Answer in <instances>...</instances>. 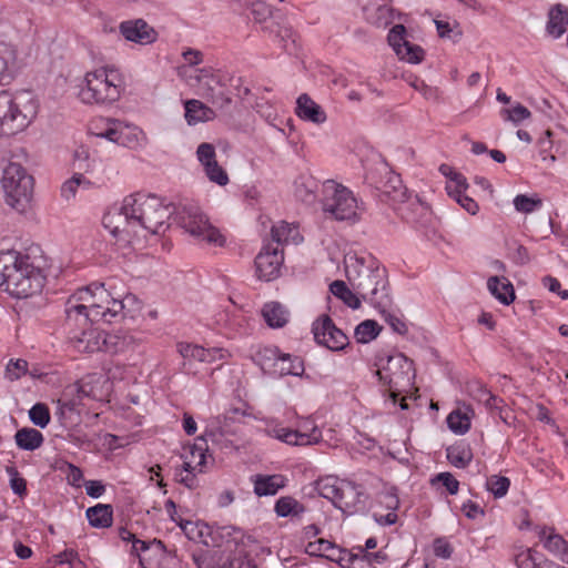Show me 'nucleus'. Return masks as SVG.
Segmentation results:
<instances>
[{"label": "nucleus", "instance_id": "774afa93", "mask_svg": "<svg viewBox=\"0 0 568 568\" xmlns=\"http://www.w3.org/2000/svg\"><path fill=\"white\" fill-rule=\"evenodd\" d=\"M58 408L55 414L60 417L64 416L65 413H74L78 412L79 400L75 398H67L63 396L62 398L58 399Z\"/></svg>", "mask_w": 568, "mask_h": 568}, {"label": "nucleus", "instance_id": "3c124183", "mask_svg": "<svg viewBox=\"0 0 568 568\" xmlns=\"http://www.w3.org/2000/svg\"><path fill=\"white\" fill-rule=\"evenodd\" d=\"M30 420L41 428L47 427L50 423V412L45 404L37 403L29 410Z\"/></svg>", "mask_w": 568, "mask_h": 568}, {"label": "nucleus", "instance_id": "680f3d73", "mask_svg": "<svg viewBox=\"0 0 568 568\" xmlns=\"http://www.w3.org/2000/svg\"><path fill=\"white\" fill-rule=\"evenodd\" d=\"M478 392H479V395H478V400L479 402H483L485 404V406L490 412L498 410L499 413H501V406L500 405L504 403V400L500 397L491 394L484 386H480Z\"/></svg>", "mask_w": 568, "mask_h": 568}, {"label": "nucleus", "instance_id": "6e6552de", "mask_svg": "<svg viewBox=\"0 0 568 568\" xmlns=\"http://www.w3.org/2000/svg\"><path fill=\"white\" fill-rule=\"evenodd\" d=\"M2 187L8 205L18 212H24L29 207L33 194V178L21 164L10 162L4 168Z\"/></svg>", "mask_w": 568, "mask_h": 568}, {"label": "nucleus", "instance_id": "c9c22d12", "mask_svg": "<svg viewBox=\"0 0 568 568\" xmlns=\"http://www.w3.org/2000/svg\"><path fill=\"white\" fill-rule=\"evenodd\" d=\"M446 457L453 466L466 468L473 459V452L468 444L460 442L446 449Z\"/></svg>", "mask_w": 568, "mask_h": 568}, {"label": "nucleus", "instance_id": "4d7b16f0", "mask_svg": "<svg viewBox=\"0 0 568 568\" xmlns=\"http://www.w3.org/2000/svg\"><path fill=\"white\" fill-rule=\"evenodd\" d=\"M337 549V545L327 539H317L306 546V551L311 556L325 557V552Z\"/></svg>", "mask_w": 568, "mask_h": 568}, {"label": "nucleus", "instance_id": "13d9d810", "mask_svg": "<svg viewBox=\"0 0 568 568\" xmlns=\"http://www.w3.org/2000/svg\"><path fill=\"white\" fill-rule=\"evenodd\" d=\"M354 549L358 550L359 558L363 559V567L361 568H375V564H383L387 559V556L382 551L368 552L362 546Z\"/></svg>", "mask_w": 568, "mask_h": 568}, {"label": "nucleus", "instance_id": "338daca9", "mask_svg": "<svg viewBox=\"0 0 568 568\" xmlns=\"http://www.w3.org/2000/svg\"><path fill=\"white\" fill-rule=\"evenodd\" d=\"M440 481L450 495H456L459 489V481L450 473H439L432 483Z\"/></svg>", "mask_w": 568, "mask_h": 568}, {"label": "nucleus", "instance_id": "0e129e2a", "mask_svg": "<svg viewBox=\"0 0 568 568\" xmlns=\"http://www.w3.org/2000/svg\"><path fill=\"white\" fill-rule=\"evenodd\" d=\"M206 176L211 182H214L221 186H224L229 183V176L225 170L219 165L217 161L215 164H211L204 169Z\"/></svg>", "mask_w": 568, "mask_h": 568}, {"label": "nucleus", "instance_id": "5701e85b", "mask_svg": "<svg viewBox=\"0 0 568 568\" xmlns=\"http://www.w3.org/2000/svg\"><path fill=\"white\" fill-rule=\"evenodd\" d=\"M271 34L274 36L278 44L290 54L296 52V34L293 29L286 24L285 19L281 16L276 21H270L264 27Z\"/></svg>", "mask_w": 568, "mask_h": 568}, {"label": "nucleus", "instance_id": "412c9836", "mask_svg": "<svg viewBox=\"0 0 568 568\" xmlns=\"http://www.w3.org/2000/svg\"><path fill=\"white\" fill-rule=\"evenodd\" d=\"M538 537L547 551L568 565V541L561 535L556 534L554 527L544 526L538 532Z\"/></svg>", "mask_w": 568, "mask_h": 568}, {"label": "nucleus", "instance_id": "f03ea898", "mask_svg": "<svg viewBox=\"0 0 568 568\" xmlns=\"http://www.w3.org/2000/svg\"><path fill=\"white\" fill-rule=\"evenodd\" d=\"M112 286L105 287V283L94 282L79 288L65 303V314L69 322L82 324L102 321L112 323L122 316L124 308L122 295L116 296L111 292Z\"/></svg>", "mask_w": 568, "mask_h": 568}, {"label": "nucleus", "instance_id": "052dcab7", "mask_svg": "<svg viewBox=\"0 0 568 568\" xmlns=\"http://www.w3.org/2000/svg\"><path fill=\"white\" fill-rule=\"evenodd\" d=\"M501 113L505 115L506 120L511 121L515 124L523 122L531 115V112L520 103H517L511 109H504Z\"/></svg>", "mask_w": 568, "mask_h": 568}, {"label": "nucleus", "instance_id": "69168bd1", "mask_svg": "<svg viewBox=\"0 0 568 568\" xmlns=\"http://www.w3.org/2000/svg\"><path fill=\"white\" fill-rule=\"evenodd\" d=\"M28 363L24 359L10 361L6 367V377L17 381L27 373Z\"/></svg>", "mask_w": 568, "mask_h": 568}, {"label": "nucleus", "instance_id": "20e7f679", "mask_svg": "<svg viewBox=\"0 0 568 568\" xmlns=\"http://www.w3.org/2000/svg\"><path fill=\"white\" fill-rule=\"evenodd\" d=\"M45 275L29 255L16 250L0 252V288L17 298H27L42 291Z\"/></svg>", "mask_w": 568, "mask_h": 568}, {"label": "nucleus", "instance_id": "c85d7f7f", "mask_svg": "<svg viewBox=\"0 0 568 568\" xmlns=\"http://www.w3.org/2000/svg\"><path fill=\"white\" fill-rule=\"evenodd\" d=\"M281 358V352L275 346L261 347L253 356L254 363L260 366L264 374L274 377Z\"/></svg>", "mask_w": 568, "mask_h": 568}, {"label": "nucleus", "instance_id": "de8ad7c7", "mask_svg": "<svg viewBox=\"0 0 568 568\" xmlns=\"http://www.w3.org/2000/svg\"><path fill=\"white\" fill-rule=\"evenodd\" d=\"M510 487V480L506 476L491 475L486 480V488L495 498H501L507 495Z\"/></svg>", "mask_w": 568, "mask_h": 568}, {"label": "nucleus", "instance_id": "0eeeda50", "mask_svg": "<svg viewBox=\"0 0 568 568\" xmlns=\"http://www.w3.org/2000/svg\"><path fill=\"white\" fill-rule=\"evenodd\" d=\"M376 375L379 381L388 386L389 398L396 405L400 395V390L409 387L415 379V368L412 359L403 353H397L379 359Z\"/></svg>", "mask_w": 568, "mask_h": 568}, {"label": "nucleus", "instance_id": "09e8293b", "mask_svg": "<svg viewBox=\"0 0 568 568\" xmlns=\"http://www.w3.org/2000/svg\"><path fill=\"white\" fill-rule=\"evenodd\" d=\"M447 425L455 434L464 435L470 428V420L466 414H463L460 410H454L447 417Z\"/></svg>", "mask_w": 568, "mask_h": 568}, {"label": "nucleus", "instance_id": "4468645a", "mask_svg": "<svg viewBox=\"0 0 568 568\" xmlns=\"http://www.w3.org/2000/svg\"><path fill=\"white\" fill-rule=\"evenodd\" d=\"M178 525L189 539L202 542L205 546L221 547L219 539L225 536H231V527L213 529L206 524L193 523L183 519H180Z\"/></svg>", "mask_w": 568, "mask_h": 568}, {"label": "nucleus", "instance_id": "c03bdc74", "mask_svg": "<svg viewBox=\"0 0 568 568\" xmlns=\"http://www.w3.org/2000/svg\"><path fill=\"white\" fill-rule=\"evenodd\" d=\"M337 557H332L331 561L336 562L342 568H361L363 567V559L359 558L358 550H347L337 546Z\"/></svg>", "mask_w": 568, "mask_h": 568}, {"label": "nucleus", "instance_id": "a19ab883", "mask_svg": "<svg viewBox=\"0 0 568 568\" xmlns=\"http://www.w3.org/2000/svg\"><path fill=\"white\" fill-rule=\"evenodd\" d=\"M315 489L320 496L331 500L335 506L339 495L341 481L336 477L326 476L315 481Z\"/></svg>", "mask_w": 568, "mask_h": 568}, {"label": "nucleus", "instance_id": "864d4df0", "mask_svg": "<svg viewBox=\"0 0 568 568\" xmlns=\"http://www.w3.org/2000/svg\"><path fill=\"white\" fill-rule=\"evenodd\" d=\"M542 205V201L538 197H529L525 194H518L514 199V206L518 212L531 213Z\"/></svg>", "mask_w": 568, "mask_h": 568}, {"label": "nucleus", "instance_id": "bb28decb", "mask_svg": "<svg viewBox=\"0 0 568 568\" xmlns=\"http://www.w3.org/2000/svg\"><path fill=\"white\" fill-rule=\"evenodd\" d=\"M568 8L562 3L550 7L547 14L546 32L552 39H559L567 30Z\"/></svg>", "mask_w": 568, "mask_h": 568}, {"label": "nucleus", "instance_id": "aec40b11", "mask_svg": "<svg viewBox=\"0 0 568 568\" xmlns=\"http://www.w3.org/2000/svg\"><path fill=\"white\" fill-rule=\"evenodd\" d=\"M308 424L310 422H306L304 424L305 432L293 430L288 428H280L278 430H276V437L286 444L296 446H304L318 443L322 437L321 430L316 426H312V428L308 432Z\"/></svg>", "mask_w": 568, "mask_h": 568}, {"label": "nucleus", "instance_id": "37998d69", "mask_svg": "<svg viewBox=\"0 0 568 568\" xmlns=\"http://www.w3.org/2000/svg\"><path fill=\"white\" fill-rule=\"evenodd\" d=\"M381 326L374 320H365L355 327V338L358 343L366 344L378 336Z\"/></svg>", "mask_w": 568, "mask_h": 568}, {"label": "nucleus", "instance_id": "72a5a7b5", "mask_svg": "<svg viewBox=\"0 0 568 568\" xmlns=\"http://www.w3.org/2000/svg\"><path fill=\"white\" fill-rule=\"evenodd\" d=\"M262 315L270 327H283L288 321V312L278 302H270L263 306Z\"/></svg>", "mask_w": 568, "mask_h": 568}, {"label": "nucleus", "instance_id": "a878e982", "mask_svg": "<svg viewBox=\"0 0 568 568\" xmlns=\"http://www.w3.org/2000/svg\"><path fill=\"white\" fill-rule=\"evenodd\" d=\"M254 494L258 497L274 496L286 486L287 479L281 474L252 476Z\"/></svg>", "mask_w": 568, "mask_h": 568}, {"label": "nucleus", "instance_id": "6e6d98bb", "mask_svg": "<svg viewBox=\"0 0 568 568\" xmlns=\"http://www.w3.org/2000/svg\"><path fill=\"white\" fill-rule=\"evenodd\" d=\"M217 568H257L254 560L251 559L245 552H239L233 557H229Z\"/></svg>", "mask_w": 568, "mask_h": 568}, {"label": "nucleus", "instance_id": "ea45409f", "mask_svg": "<svg viewBox=\"0 0 568 568\" xmlns=\"http://www.w3.org/2000/svg\"><path fill=\"white\" fill-rule=\"evenodd\" d=\"M274 511L278 517H295L305 511V506L292 496L280 497L274 506Z\"/></svg>", "mask_w": 568, "mask_h": 568}, {"label": "nucleus", "instance_id": "9d476101", "mask_svg": "<svg viewBox=\"0 0 568 568\" xmlns=\"http://www.w3.org/2000/svg\"><path fill=\"white\" fill-rule=\"evenodd\" d=\"M323 211L336 221H356L358 203L347 187L326 181L324 184Z\"/></svg>", "mask_w": 568, "mask_h": 568}, {"label": "nucleus", "instance_id": "4c0bfd02", "mask_svg": "<svg viewBox=\"0 0 568 568\" xmlns=\"http://www.w3.org/2000/svg\"><path fill=\"white\" fill-rule=\"evenodd\" d=\"M304 373L303 361L295 356L292 357L290 354L281 353V358L275 369L274 377H283L286 375L300 376Z\"/></svg>", "mask_w": 568, "mask_h": 568}, {"label": "nucleus", "instance_id": "1a4fd4ad", "mask_svg": "<svg viewBox=\"0 0 568 568\" xmlns=\"http://www.w3.org/2000/svg\"><path fill=\"white\" fill-rule=\"evenodd\" d=\"M178 224L199 242L223 246L225 237L214 227L196 205H183L176 212Z\"/></svg>", "mask_w": 568, "mask_h": 568}, {"label": "nucleus", "instance_id": "2eb2a0df", "mask_svg": "<svg viewBox=\"0 0 568 568\" xmlns=\"http://www.w3.org/2000/svg\"><path fill=\"white\" fill-rule=\"evenodd\" d=\"M368 495L362 485L342 480L341 489L335 507L344 513L354 514L366 508Z\"/></svg>", "mask_w": 568, "mask_h": 568}, {"label": "nucleus", "instance_id": "6ab92c4d", "mask_svg": "<svg viewBox=\"0 0 568 568\" xmlns=\"http://www.w3.org/2000/svg\"><path fill=\"white\" fill-rule=\"evenodd\" d=\"M110 123L109 128L97 135L126 148H132L138 143L136 129L124 125L118 120H111Z\"/></svg>", "mask_w": 568, "mask_h": 568}, {"label": "nucleus", "instance_id": "393cba45", "mask_svg": "<svg viewBox=\"0 0 568 568\" xmlns=\"http://www.w3.org/2000/svg\"><path fill=\"white\" fill-rule=\"evenodd\" d=\"M104 332L98 328L84 329L80 335H73L70 341L80 353L103 352Z\"/></svg>", "mask_w": 568, "mask_h": 568}, {"label": "nucleus", "instance_id": "f704fd0d", "mask_svg": "<svg viewBox=\"0 0 568 568\" xmlns=\"http://www.w3.org/2000/svg\"><path fill=\"white\" fill-rule=\"evenodd\" d=\"M16 444L23 450H36L39 448L44 438L41 432L31 427H23L14 435Z\"/></svg>", "mask_w": 568, "mask_h": 568}, {"label": "nucleus", "instance_id": "e2e57ef3", "mask_svg": "<svg viewBox=\"0 0 568 568\" xmlns=\"http://www.w3.org/2000/svg\"><path fill=\"white\" fill-rule=\"evenodd\" d=\"M178 352L185 359H196L199 362H201L202 356L206 354L204 353V347L190 343H179Z\"/></svg>", "mask_w": 568, "mask_h": 568}, {"label": "nucleus", "instance_id": "dca6fc26", "mask_svg": "<svg viewBox=\"0 0 568 568\" xmlns=\"http://www.w3.org/2000/svg\"><path fill=\"white\" fill-rule=\"evenodd\" d=\"M199 81L201 83L202 95L219 109L227 108L232 99L225 92L221 78L213 74L211 69H201Z\"/></svg>", "mask_w": 568, "mask_h": 568}, {"label": "nucleus", "instance_id": "ddd939ff", "mask_svg": "<svg viewBox=\"0 0 568 568\" xmlns=\"http://www.w3.org/2000/svg\"><path fill=\"white\" fill-rule=\"evenodd\" d=\"M284 262L283 250L273 247V243H265L255 257L256 274L260 280H275Z\"/></svg>", "mask_w": 568, "mask_h": 568}, {"label": "nucleus", "instance_id": "5fc2aeb1", "mask_svg": "<svg viewBox=\"0 0 568 568\" xmlns=\"http://www.w3.org/2000/svg\"><path fill=\"white\" fill-rule=\"evenodd\" d=\"M6 471L10 477V487L12 491L20 497L27 495V481L20 476L18 469L14 466H8Z\"/></svg>", "mask_w": 568, "mask_h": 568}, {"label": "nucleus", "instance_id": "8fccbe9b", "mask_svg": "<svg viewBox=\"0 0 568 568\" xmlns=\"http://www.w3.org/2000/svg\"><path fill=\"white\" fill-rule=\"evenodd\" d=\"M404 47L400 49V54H396L400 60L408 63L417 64L420 63L425 58L424 49L418 45L408 42H403Z\"/></svg>", "mask_w": 568, "mask_h": 568}, {"label": "nucleus", "instance_id": "7c9ffc66", "mask_svg": "<svg viewBox=\"0 0 568 568\" xmlns=\"http://www.w3.org/2000/svg\"><path fill=\"white\" fill-rule=\"evenodd\" d=\"M298 237L300 234L295 226H292L285 221H281L272 226L271 241L268 243H273V247L277 246V250H282V246L290 241L297 243Z\"/></svg>", "mask_w": 568, "mask_h": 568}, {"label": "nucleus", "instance_id": "49530a36", "mask_svg": "<svg viewBox=\"0 0 568 568\" xmlns=\"http://www.w3.org/2000/svg\"><path fill=\"white\" fill-rule=\"evenodd\" d=\"M251 13L256 22H266V24L270 21H276L282 16L278 10L273 12L270 6L263 1L253 2Z\"/></svg>", "mask_w": 568, "mask_h": 568}, {"label": "nucleus", "instance_id": "f3484780", "mask_svg": "<svg viewBox=\"0 0 568 568\" xmlns=\"http://www.w3.org/2000/svg\"><path fill=\"white\" fill-rule=\"evenodd\" d=\"M119 31L126 41L141 45L156 41L158 32L143 19H132L120 23Z\"/></svg>", "mask_w": 568, "mask_h": 568}, {"label": "nucleus", "instance_id": "cd10ccee", "mask_svg": "<svg viewBox=\"0 0 568 568\" xmlns=\"http://www.w3.org/2000/svg\"><path fill=\"white\" fill-rule=\"evenodd\" d=\"M490 294L504 305H509L515 300V290L506 277L491 276L487 281Z\"/></svg>", "mask_w": 568, "mask_h": 568}, {"label": "nucleus", "instance_id": "f257e3e1", "mask_svg": "<svg viewBox=\"0 0 568 568\" xmlns=\"http://www.w3.org/2000/svg\"><path fill=\"white\" fill-rule=\"evenodd\" d=\"M172 213V205L164 199L136 192L125 196L121 205L111 207L102 223L114 237L133 243L164 233Z\"/></svg>", "mask_w": 568, "mask_h": 568}, {"label": "nucleus", "instance_id": "39448f33", "mask_svg": "<svg viewBox=\"0 0 568 568\" xmlns=\"http://www.w3.org/2000/svg\"><path fill=\"white\" fill-rule=\"evenodd\" d=\"M37 112L38 102L32 92H0V135H13L23 131Z\"/></svg>", "mask_w": 568, "mask_h": 568}, {"label": "nucleus", "instance_id": "58836bf2", "mask_svg": "<svg viewBox=\"0 0 568 568\" xmlns=\"http://www.w3.org/2000/svg\"><path fill=\"white\" fill-rule=\"evenodd\" d=\"M17 54L12 45L0 42V82L12 78Z\"/></svg>", "mask_w": 568, "mask_h": 568}, {"label": "nucleus", "instance_id": "a211bd4d", "mask_svg": "<svg viewBox=\"0 0 568 568\" xmlns=\"http://www.w3.org/2000/svg\"><path fill=\"white\" fill-rule=\"evenodd\" d=\"M396 213L407 223L418 224L424 217L428 215V206L422 202V200L415 195H406L403 202H399L394 206Z\"/></svg>", "mask_w": 568, "mask_h": 568}, {"label": "nucleus", "instance_id": "7ed1b4c3", "mask_svg": "<svg viewBox=\"0 0 568 568\" xmlns=\"http://www.w3.org/2000/svg\"><path fill=\"white\" fill-rule=\"evenodd\" d=\"M346 277L353 290L381 313L392 305L387 270L373 256L345 260Z\"/></svg>", "mask_w": 568, "mask_h": 568}, {"label": "nucleus", "instance_id": "c756f323", "mask_svg": "<svg viewBox=\"0 0 568 568\" xmlns=\"http://www.w3.org/2000/svg\"><path fill=\"white\" fill-rule=\"evenodd\" d=\"M89 524L94 528H109L113 523V508L109 504H98L85 511Z\"/></svg>", "mask_w": 568, "mask_h": 568}, {"label": "nucleus", "instance_id": "b1692460", "mask_svg": "<svg viewBox=\"0 0 568 568\" xmlns=\"http://www.w3.org/2000/svg\"><path fill=\"white\" fill-rule=\"evenodd\" d=\"M295 113L301 120L314 124H323L327 119L323 108L306 93L297 98Z\"/></svg>", "mask_w": 568, "mask_h": 568}, {"label": "nucleus", "instance_id": "423d86ee", "mask_svg": "<svg viewBox=\"0 0 568 568\" xmlns=\"http://www.w3.org/2000/svg\"><path fill=\"white\" fill-rule=\"evenodd\" d=\"M122 88L123 79L119 70L103 67L87 73L85 85L81 88L79 97L88 104H112L120 99Z\"/></svg>", "mask_w": 568, "mask_h": 568}, {"label": "nucleus", "instance_id": "9b49d317", "mask_svg": "<svg viewBox=\"0 0 568 568\" xmlns=\"http://www.w3.org/2000/svg\"><path fill=\"white\" fill-rule=\"evenodd\" d=\"M231 419L225 415L211 418L203 435L197 437L193 445L184 448L186 452L184 455H189V459L196 462L195 464L200 466V471H202V467L205 465V454L209 450L207 443L211 442L212 445L223 447L225 437L235 433L231 428Z\"/></svg>", "mask_w": 568, "mask_h": 568}, {"label": "nucleus", "instance_id": "bf43d9fd", "mask_svg": "<svg viewBox=\"0 0 568 568\" xmlns=\"http://www.w3.org/2000/svg\"><path fill=\"white\" fill-rule=\"evenodd\" d=\"M197 160L204 166H210L216 162L215 149L211 143H201L196 150Z\"/></svg>", "mask_w": 568, "mask_h": 568}, {"label": "nucleus", "instance_id": "603ef678", "mask_svg": "<svg viewBox=\"0 0 568 568\" xmlns=\"http://www.w3.org/2000/svg\"><path fill=\"white\" fill-rule=\"evenodd\" d=\"M387 41L395 53L400 54V49L404 47L403 42H408L406 28L403 24H395L388 32Z\"/></svg>", "mask_w": 568, "mask_h": 568}, {"label": "nucleus", "instance_id": "473e14b6", "mask_svg": "<svg viewBox=\"0 0 568 568\" xmlns=\"http://www.w3.org/2000/svg\"><path fill=\"white\" fill-rule=\"evenodd\" d=\"M382 194L386 201L394 206L406 199L407 189L403 185L399 175L390 174L388 180L381 187Z\"/></svg>", "mask_w": 568, "mask_h": 568}, {"label": "nucleus", "instance_id": "4be33fe9", "mask_svg": "<svg viewBox=\"0 0 568 568\" xmlns=\"http://www.w3.org/2000/svg\"><path fill=\"white\" fill-rule=\"evenodd\" d=\"M103 352L116 355L132 352L135 349L136 339L129 332L105 333L103 337Z\"/></svg>", "mask_w": 568, "mask_h": 568}, {"label": "nucleus", "instance_id": "a18cd8bd", "mask_svg": "<svg viewBox=\"0 0 568 568\" xmlns=\"http://www.w3.org/2000/svg\"><path fill=\"white\" fill-rule=\"evenodd\" d=\"M534 552L535 551L529 548V549H527L526 552L518 555L517 565L523 568H528V567H531V568H566V567L560 566L559 564H557L552 560H549V559H544L540 562H536Z\"/></svg>", "mask_w": 568, "mask_h": 568}, {"label": "nucleus", "instance_id": "f8f14e48", "mask_svg": "<svg viewBox=\"0 0 568 568\" xmlns=\"http://www.w3.org/2000/svg\"><path fill=\"white\" fill-rule=\"evenodd\" d=\"M312 333L318 345L338 352L348 345L347 335L338 328L329 315H320L312 324Z\"/></svg>", "mask_w": 568, "mask_h": 568}, {"label": "nucleus", "instance_id": "e433bc0d", "mask_svg": "<svg viewBox=\"0 0 568 568\" xmlns=\"http://www.w3.org/2000/svg\"><path fill=\"white\" fill-rule=\"evenodd\" d=\"M329 292L348 307L357 310L361 307L362 297L351 290L344 281L336 280L329 285Z\"/></svg>", "mask_w": 568, "mask_h": 568}, {"label": "nucleus", "instance_id": "79ce46f5", "mask_svg": "<svg viewBox=\"0 0 568 568\" xmlns=\"http://www.w3.org/2000/svg\"><path fill=\"white\" fill-rule=\"evenodd\" d=\"M91 185V181L88 180L82 173H74L62 184L61 196L64 200L70 201L71 199H74L79 189L88 190Z\"/></svg>", "mask_w": 568, "mask_h": 568}, {"label": "nucleus", "instance_id": "2f4dec72", "mask_svg": "<svg viewBox=\"0 0 568 568\" xmlns=\"http://www.w3.org/2000/svg\"><path fill=\"white\" fill-rule=\"evenodd\" d=\"M214 118L215 112L213 109L209 108L203 102L195 99L185 102V120L190 125L210 121Z\"/></svg>", "mask_w": 568, "mask_h": 568}]
</instances>
